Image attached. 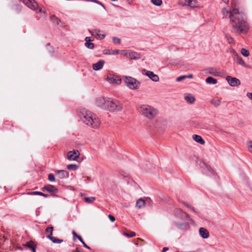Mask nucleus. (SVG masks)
Returning <instances> with one entry per match:
<instances>
[{"label": "nucleus", "instance_id": "obj_1", "mask_svg": "<svg viewBox=\"0 0 252 252\" xmlns=\"http://www.w3.org/2000/svg\"><path fill=\"white\" fill-rule=\"evenodd\" d=\"M222 13L223 18L228 16L230 24L235 32L241 33L247 32L248 30V23L244 20L243 15L236 8L229 11L226 8H223Z\"/></svg>", "mask_w": 252, "mask_h": 252}, {"label": "nucleus", "instance_id": "obj_2", "mask_svg": "<svg viewBox=\"0 0 252 252\" xmlns=\"http://www.w3.org/2000/svg\"><path fill=\"white\" fill-rule=\"evenodd\" d=\"M95 105L110 112H119L123 109V104L118 100L110 97H99L95 99Z\"/></svg>", "mask_w": 252, "mask_h": 252}, {"label": "nucleus", "instance_id": "obj_3", "mask_svg": "<svg viewBox=\"0 0 252 252\" xmlns=\"http://www.w3.org/2000/svg\"><path fill=\"white\" fill-rule=\"evenodd\" d=\"M78 115L82 121L86 125L94 128H98L100 125L99 118L92 112L81 108L77 110Z\"/></svg>", "mask_w": 252, "mask_h": 252}, {"label": "nucleus", "instance_id": "obj_4", "mask_svg": "<svg viewBox=\"0 0 252 252\" xmlns=\"http://www.w3.org/2000/svg\"><path fill=\"white\" fill-rule=\"evenodd\" d=\"M140 114L149 120H153L158 114V109L149 105H142L138 108Z\"/></svg>", "mask_w": 252, "mask_h": 252}, {"label": "nucleus", "instance_id": "obj_5", "mask_svg": "<svg viewBox=\"0 0 252 252\" xmlns=\"http://www.w3.org/2000/svg\"><path fill=\"white\" fill-rule=\"evenodd\" d=\"M125 82L126 86L131 90L138 89L140 86V82L135 78L130 76H125Z\"/></svg>", "mask_w": 252, "mask_h": 252}, {"label": "nucleus", "instance_id": "obj_6", "mask_svg": "<svg viewBox=\"0 0 252 252\" xmlns=\"http://www.w3.org/2000/svg\"><path fill=\"white\" fill-rule=\"evenodd\" d=\"M174 217L176 220H181L182 221L189 220L191 222L193 221L189 216L180 209H174Z\"/></svg>", "mask_w": 252, "mask_h": 252}, {"label": "nucleus", "instance_id": "obj_7", "mask_svg": "<svg viewBox=\"0 0 252 252\" xmlns=\"http://www.w3.org/2000/svg\"><path fill=\"white\" fill-rule=\"evenodd\" d=\"M92 35L95 37L96 39L101 40L105 38L106 34L105 32L99 29H94L90 31Z\"/></svg>", "mask_w": 252, "mask_h": 252}, {"label": "nucleus", "instance_id": "obj_8", "mask_svg": "<svg viewBox=\"0 0 252 252\" xmlns=\"http://www.w3.org/2000/svg\"><path fill=\"white\" fill-rule=\"evenodd\" d=\"M20 1L33 10H35L38 8V5L34 0H20Z\"/></svg>", "mask_w": 252, "mask_h": 252}, {"label": "nucleus", "instance_id": "obj_9", "mask_svg": "<svg viewBox=\"0 0 252 252\" xmlns=\"http://www.w3.org/2000/svg\"><path fill=\"white\" fill-rule=\"evenodd\" d=\"M174 223L178 228L182 230H187L190 228L189 223L185 221L180 222L179 220H174Z\"/></svg>", "mask_w": 252, "mask_h": 252}, {"label": "nucleus", "instance_id": "obj_10", "mask_svg": "<svg viewBox=\"0 0 252 252\" xmlns=\"http://www.w3.org/2000/svg\"><path fill=\"white\" fill-rule=\"evenodd\" d=\"M142 73L146 75L150 79L154 82H158L159 81V77L158 75L155 74L153 72L144 69L142 70Z\"/></svg>", "mask_w": 252, "mask_h": 252}, {"label": "nucleus", "instance_id": "obj_11", "mask_svg": "<svg viewBox=\"0 0 252 252\" xmlns=\"http://www.w3.org/2000/svg\"><path fill=\"white\" fill-rule=\"evenodd\" d=\"M226 80L228 84L232 87H237L241 84L240 81L238 79L235 77H232L230 76H227L226 78Z\"/></svg>", "mask_w": 252, "mask_h": 252}, {"label": "nucleus", "instance_id": "obj_12", "mask_svg": "<svg viewBox=\"0 0 252 252\" xmlns=\"http://www.w3.org/2000/svg\"><path fill=\"white\" fill-rule=\"evenodd\" d=\"M107 81L111 83L120 84L121 82V79L117 75L109 74L106 78Z\"/></svg>", "mask_w": 252, "mask_h": 252}, {"label": "nucleus", "instance_id": "obj_13", "mask_svg": "<svg viewBox=\"0 0 252 252\" xmlns=\"http://www.w3.org/2000/svg\"><path fill=\"white\" fill-rule=\"evenodd\" d=\"M80 153L77 150L69 151L67 153V158L70 160H76L79 158Z\"/></svg>", "mask_w": 252, "mask_h": 252}, {"label": "nucleus", "instance_id": "obj_14", "mask_svg": "<svg viewBox=\"0 0 252 252\" xmlns=\"http://www.w3.org/2000/svg\"><path fill=\"white\" fill-rule=\"evenodd\" d=\"M23 246L29 249L32 252H36L37 243L33 241H30L23 245Z\"/></svg>", "mask_w": 252, "mask_h": 252}, {"label": "nucleus", "instance_id": "obj_15", "mask_svg": "<svg viewBox=\"0 0 252 252\" xmlns=\"http://www.w3.org/2000/svg\"><path fill=\"white\" fill-rule=\"evenodd\" d=\"M55 173L57 177L61 179L67 178L69 176V173L66 170H58L55 171Z\"/></svg>", "mask_w": 252, "mask_h": 252}, {"label": "nucleus", "instance_id": "obj_16", "mask_svg": "<svg viewBox=\"0 0 252 252\" xmlns=\"http://www.w3.org/2000/svg\"><path fill=\"white\" fill-rule=\"evenodd\" d=\"M37 17L39 19L44 20L46 17V12L43 7H40L36 12Z\"/></svg>", "mask_w": 252, "mask_h": 252}, {"label": "nucleus", "instance_id": "obj_17", "mask_svg": "<svg viewBox=\"0 0 252 252\" xmlns=\"http://www.w3.org/2000/svg\"><path fill=\"white\" fill-rule=\"evenodd\" d=\"M105 62L103 60H99L98 62L93 64V68L94 70L97 71L103 67Z\"/></svg>", "mask_w": 252, "mask_h": 252}, {"label": "nucleus", "instance_id": "obj_18", "mask_svg": "<svg viewBox=\"0 0 252 252\" xmlns=\"http://www.w3.org/2000/svg\"><path fill=\"white\" fill-rule=\"evenodd\" d=\"M199 233L200 236L204 239H206L209 236V232L203 227H200L199 229Z\"/></svg>", "mask_w": 252, "mask_h": 252}, {"label": "nucleus", "instance_id": "obj_19", "mask_svg": "<svg viewBox=\"0 0 252 252\" xmlns=\"http://www.w3.org/2000/svg\"><path fill=\"white\" fill-rule=\"evenodd\" d=\"M42 189L43 190H45L50 193H55L57 191V189L56 188V187L51 185H48L44 186Z\"/></svg>", "mask_w": 252, "mask_h": 252}, {"label": "nucleus", "instance_id": "obj_20", "mask_svg": "<svg viewBox=\"0 0 252 252\" xmlns=\"http://www.w3.org/2000/svg\"><path fill=\"white\" fill-rule=\"evenodd\" d=\"M208 72L209 74L215 76H220L221 72L218 71L217 69L214 67H210L208 69Z\"/></svg>", "mask_w": 252, "mask_h": 252}, {"label": "nucleus", "instance_id": "obj_21", "mask_svg": "<svg viewBox=\"0 0 252 252\" xmlns=\"http://www.w3.org/2000/svg\"><path fill=\"white\" fill-rule=\"evenodd\" d=\"M125 55L131 60H136L139 58V55L135 52H129L126 53Z\"/></svg>", "mask_w": 252, "mask_h": 252}, {"label": "nucleus", "instance_id": "obj_22", "mask_svg": "<svg viewBox=\"0 0 252 252\" xmlns=\"http://www.w3.org/2000/svg\"><path fill=\"white\" fill-rule=\"evenodd\" d=\"M185 99L186 101L189 103L192 104L195 101V97L191 94H189L185 97Z\"/></svg>", "mask_w": 252, "mask_h": 252}, {"label": "nucleus", "instance_id": "obj_23", "mask_svg": "<svg viewBox=\"0 0 252 252\" xmlns=\"http://www.w3.org/2000/svg\"><path fill=\"white\" fill-rule=\"evenodd\" d=\"M193 139L195 142L199 143L200 144L203 145L205 144V141L200 135H194L193 136Z\"/></svg>", "mask_w": 252, "mask_h": 252}, {"label": "nucleus", "instance_id": "obj_24", "mask_svg": "<svg viewBox=\"0 0 252 252\" xmlns=\"http://www.w3.org/2000/svg\"><path fill=\"white\" fill-rule=\"evenodd\" d=\"M188 6L193 8L198 6V3L196 0H188Z\"/></svg>", "mask_w": 252, "mask_h": 252}, {"label": "nucleus", "instance_id": "obj_25", "mask_svg": "<svg viewBox=\"0 0 252 252\" xmlns=\"http://www.w3.org/2000/svg\"><path fill=\"white\" fill-rule=\"evenodd\" d=\"M53 231V227H48L45 229V233L47 234V237L49 239L52 236Z\"/></svg>", "mask_w": 252, "mask_h": 252}, {"label": "nucleus", "instance_id": "obj_26", "mask_svg": "<svg viewBox=\"0 0 252 252\" xmlns=\"http://www.w3.org/2000/svg\"><path fill=\"white\" fill-rule=\"evenodd\" d=\"M145 202L144 200L142 198L139 199L136 202V207L140 209L143 207L145 206Z\"/></svg>", "mask_w": 252, "mask_h": 252}, {"label": "nucleus", "instance_id": "obj_27", "mask_svg": "<svg viewBox=\"0 0 252 252\" xmlns=\"http://www.w3.org/2000/svg\"><path fill=\"white\" fill-rule=\"evenodd\" d=\"M206 82L208 84H216L217 83L218 81L212 77H209L206 78Z\"/></svg>", "mask_w": 252, "mask_h": 252}, {"label": "nucleus", "instance_id": "obj_28", "mask_svg": "<svg viewBox=\"0 0 252 252\" xmlns=\"http://www.w3.org/2000/svg\"><path fill=\"white\" fill-rule=\"evenodd\" d=\"M50 19L52 22L58 25H59L61 22L60 20L58 18H57L55 15L51 16Z\"/></svg>", "mask_w": 252, "mask_h": 252}, {"label": "nucleus", "instance_id": "obj_29", "mask_svg": "<svg viewBox=\"0 0 252 252\" xmlns=\"http://www.w3.org/2000/svg\"><path fill=\"white\" fill-rule=\"evenodd\" d=\"M49 239H50L52 242L54 243L60 244L63 242L62 239H58L54 237H51Z\"/></svg>", "mask_w": 252, "mask_h": 252}, {"label": "nucleus", "instance_id": "obj_30", "mask_svg": "<svg viewBox=\"0 0 252 252\" xmlns=\"http://www.w3.org/2000/svg\"><path fill=\"white\" fill-rule=\"evenodd\" d=\"M67 169L71 170H76L78 169V166L75 164H70L67 166Z\"/></svg>", "mask_w": 252, "mask_h": 252}, {"label": "nucleus", "instance_id": "obj_31", "mask_svg": "<svg viewBox=\"0 0 252 252\" xmlns=\"http://www.w3.org/2000/svg\"><path fill=\"white\" fill-rule=\"evenodd\" d=\"M86 1H89V2H94V4H97L99 5H100L101 7H102L104 9H105L106 7L105 6L103 5V4L102 3H101V2L99 1L98 0H85Z\"/></svg>", "mask_w": 252, "mask_h": 252}, {"label": "nucleus", "instance_id": "obj_32", "mask_svg": "<svg viewBox=\"0 0 252 252\" xmlns=\"http://www.w3.org/2000/svg\"><path fill=\"white\" fill-rule=\"evenodd\" d=\"M29 194H31V195H41V196H45V197H47L48 196L47 194H45L41 192L37 191L31 192L29 193Z\"/></svg>", "mask_w": 252, "mask_h": 252}, {"label": "nucleus", "instance_id": "obj_33", "mask_svg": "<svg viewBox=\"0 0 252 252\" xmlns=\"http://www.w3.org/2000/svg\"><path fill=\"white\" fill-rule=\"evenodd\" d=\"M211 103L215 106L217 107L220 105V99H212Z\"/></svg>", "mask_w": 252, "mask_h": 252}, {"label": "nucleus", "instance_id": "obj_34", "mask_svg": "<svg viewBox=\"0 0 252 252\" xmlns=\"http://www.w3.org/2000/svg\"><path fill=\"white\" fill-rule=\"evenodd\" d=\"M151 2L156 6H160L162 4V0H151Z\"/></svg>", "mask_w": 252, "mask_h": 252}, {"label": "nucleus", "instance_id": "obj_35", "mask_svg": "<svg viewBox=\"0 0 252 252\" xmlns=\"http://www.w3.org/2000/svg\"><path fill=\"white\" fill-rule=\"evenodd\" d=\"M77 238L83 244L85 247L88 249H91V248L84 242L81 236H77Z\"/></svg>", "mask_w": 252, "mask_h": 252}, {"label": "nucleus", "instance_id": "obj_36", "mask_svg": "<svg viewBox=\"0 0 252 252\" xmlns=\"http://www.w3.org/2000/svg\"><path fill=\"white\" fill-rule=\"evenodd\" d=\"M85 45L86 47L90 49H93L94 48V44L91 42H86Z\"/></svg>", "mask_w": 252, "mask_h": 252}, {"label": "nucleus", "instance_id": "obj_37", "mask_svg": "<svg viewBox=\"0 0 252 252\" xmlns=\"http://www.w3.org/2000/svg\"><path fill=\"white\" fill-rule=\"evenodd\" d=\"M241 54L244 56V57H248L249 55V52L248 50L242 48L241 50Z\"/></svg>", "mask_w": 252, "mask_h": 252}, {"label": "nucleus", "instance_id": "obj_38", "mask_svg": "<svg viewBox=\"0 0 252 252\" xmlns=\"http://www.w3.org/2000/svg\"><path fill=\"white\" fill-rule=\"evenodd\" d=\"M95 200V198L94 197H88L85 198V201L87 203H92L93 201H94Z\"/></svg>", "mask_w": 252, "mask_h": 252}, {"label": "nucleus", "instance_id": "obj_39", "mask_svg": "<svg viewBox=\"0 0 252 252\" xmlns=\"http://www.w3.org/2000/svg\"><path fill=\"white\" fill-rule=\"evenodd\" d=\"M188 0H180L178 4L182 6H188Z\"/></svg>", "mask_w": 252, "mask_h": 252}, {"label": "nucleus", "instance_id": "obj_40", "mask_svg": "<svg viewBox=\"0 0 252 252\" xmlns=\"http://www.w3.org/2000/svg\"><path fill=\"white\" fill-rule=\"evenodd\" d=\"M125 235L126 236L129 238H131L136 235V234L134 232H130L129 233H125Z\"/></svg>", "mask_w": 252, "mask_h": 252}, {"label": "nucleus", "instance_id": "obj_41", "mask_svg": "<svg viewBox=\"0 0 252 252\" xmlns=\"http://www.w3.org/2000/svg\"><path fill=\"white\" fill-rule=\"evenodd\" d=\"M247 146H248V148L250 152L252 153V141L248 142Z\"/></svg>", "mask_w": 252, "mask_h": 252}, {"label": "nucleus", "instance_id": "obj_42", "mask_svg": "<svg viewBox=\"0 0 252 252\" xmlns=\"http://www.w3.org/2000/svg\"><path fill=\"white\" fill-rule=\"evenodd\" d=\"M184 205L185 206H186L187 207H188V208H189L190 209H191L193 211V212H194L195 214L197 213L195 209L193 207H191L189 204H188V203H184Z\"/></svg>", "mask_w": 252, "mask_h": 252}, {"label": "nucleus", "instance_id": "obj_43", "mask_svg": "<svg viewBox=\"0 0 252 252\" xmlns=\"http://www.w3.org/2000/svg\"><path fill=\"white\" fill-rule=\"evenodd\" d=\"M48 180L51 182H55V178L53 174H49L48 175Z\"/></svg>", "mask_w": 252, "mask_h": 252}, {"label": "nucleus", "instance_id": "obj_44", "mask_svg": "<svg viewBox=\"0 0 252 252\" xmlns=\"http://www.w3.org/2000/svg\"><path fill=\"white\" fill-rule=\"evenodd\" d=\"M237 60H238V63L240 64L243 65V66H244L245 65V63L244 62V61L243 60V59L241 57H238Z\"/></svg>", "mask_w": 252, "mask_h": 252}, {"label": "nucleus", "instance_id": "obj_45", "mask_svg": "<svg viewBox=\"0 0 252 252\" xmlns=\"http://www.w3.org/2000/svg\"><path fill=\"white\" fill-rule=\"evenodd\" d=\"M113 41L114 43L116 44H120L121 43V39L117 37H114L113 38Z\"/></svg>", "mask_w": 252, "mask_h": 252}, {"label": "nucleus", "instance_id": "obj_46", "mask_svg": "<svg viewBox=\"0 0 252 252\" xmlns=\"http://www.w3.org/2000/svg\"><path fill=\"white\" fill-rule=\"evenodd\" d=\"M226 37L229 43H232L234 42V40L232 37L226 35Z\"/></svg>", "mask_w": 252, "mask_h": 252}, {"label": "nucleus", "instance_id": "obj_47", "mask_svg": "<svg viewBox=\"0 0 252 252\" xmlns=\"http://www.w3.org/2000/svg\"><path fill=\"white\" fill-rule=\"evenodd\" d=\"M186 78H187V77L186 76V75H182V76H181L178 77L176 79V81L178 82H180Z\"/></svg>", "mask_w": 252, "mask_h": 252}, {"label": "nucleus", "instance_id": "obj_48", "mask_svg": "<svg viewBox=\"0 0 252 252\" xmlns=\"http://www.w3.org/2000/svg\"><path fill=\"white\" fill-rule=\"evenodd\" d=\"M203 164L206 166V168L207 169V170L211 173H212V174H213L214 173V171L213 170V169L209 166H208L207 165H206L204 163H203Z\"/></svg>", "mask_w": 252, "mask_h": 252}, {"label": "nucleus", "instance_id": "obj_49", "mask_svg": "<svg viewBox=\"0 0 252 252\" xmlns=\"http://www.w3.org/2000/svg\"><path fill=\"white\" fill-rule=\"evenodd\" d=\"M108 218L112 222H114L115 220V218L113 216L109 215Z\"/></svg>", "mask_w": 252, "mask_h": 252}, {"label": "nucleus", "instance_id": "obj_50", "mask_svg": "<svg viewBox=\"0 0 252 252\" xmlns=\"http://www.w3.org/2000/svg\"><path fill=\"white\" fill-rule=\"evenodd\" d=\"M72 252H84V251L80 249L79 248H77L74 251H73Z\"/></svg>", "mask_w": 252, "mask_h": 252}, {"label": "nucleus", "instance_id": "obj_51", "mask_svg": "<svg viewBox=\"0 0 252 252\" xmlns=\"http://www.w3.org/2000/svg\"><path fill=\"white\" fill-rule=\"evenodd\" d=\"M247 96L249 98L252 100V93H248L247 94Z\"/></svg>", "mask_w": 252, "mask_h": 252}, {"label": "nucleus", "instance_id": "obj_52", "mask_svg": "<svg viewBox=\"0 0 252 252\" xmlns=\"http://www.w3.org/2000/svg\"><path fill=\"white\" fill-rule=\"evenodd\" d=\"M86 42H91L92 41L91 37H86L85 38Z\"/></svg>", "mask_w": 252, "mask_h": 252}, {"label": "nucleus", "instance_id": "obj_53", "mask_svg": "<svg viewBox=\"0 0 252 252\" xmlns=\"http://www.w3.org/2000/svg\"><path fill=\"white\" fill-rule=\"evenodd\" d=\"M72 234H73V237H74V238H75V237H77V236H78V235H77V234H76V232H75V231H72Z\"/></svg>", "mask_w": 252, "mask_h": 252}, {"label": "nucleus", "instance_id": "obj_54", "mask_svg": "<svg viewBox=\"0 0 252 252\" xmlns=\"http://www.w3.org/2000/svg\"><path fill=\"white\" fill-rule=\"evenodd\" d=\"M168 248L167 247H164L162 249V252H165L166 251H167L168 250Z\"/></svg>", "mask_w": 252, "mask_h": 252}, {"label": "nucleus", "instance_id": "obj_55", "mask_svg": "<svg viewBox=\"0 0 252 252\" xmlns=\"http://www.w3.org/2000/svg\"><path fill=\"white\" fill-rule=\"evenodd\" d=\"M186 76L187 77V78H192L193 77V75L192 74H189V75H186Z\"/></svg>", "mask_w": 252, "mask_h": 252}, {"label": "nucleus", "instance_id": "obj_56", "mask_svg": "<svg viewBox=\"0 0 252 252\" xmlns=\"http://www.w3.org/2000/svg\"><path fill=\"white\" fill-rule=\"evenodd\" d=\"M119 53V50H117L114 51L113 54H118Z\"/></svg>", "mask_w": 252, "mask_h": 252}, {"label": "nucleus", "instance_id": "obj_57", "mask_svg": "<svg viewBox=\"0 0 252 252\" xmlns=\"http://www.w3.org/2000/svg\"><path fill=\"white\" fill-rule=\"evenodd\" d=\"M222 0L225 3H227L228 2V0Z\"/></svg>", "mask_w": 252, "mask_h": 252}, {"label": "nucleus", "instance_id": "obj_58", "mask_svg": "<svg viewBox=\"0 0 252 252\" xmlns=\"http://www.w3.org/2000/svg\"><path fill=\"white\" fill-rule=\"evenodd\" d=\"M111 1H116V0H111Z\"/></svg>", "mask_w": 252, "mask_h": 252}]
</instances>
